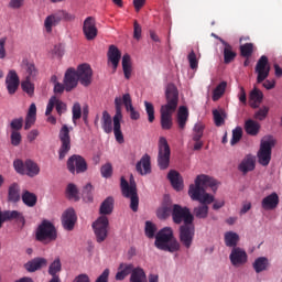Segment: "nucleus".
Masks as SVG:
<instances>
[{"instance_id":"f257e3e1","label":"nucleus","mask_w":282,"mask_h":282,"mask_svg":"<svg viewBox=\"0 0 282 282\" xmlns=\"http://www.w3.org/2000/svg\"><path fill=\"white\" fill-rule=\"evenodd\" d=\"M206 188L217 191V181L205 174L197 175L195 184H191L188 188L191 199L200 204L194 208V216L197 219H206L208 217V204L215 202V196L206 193Z\"/></svg>"},{"instance_id":"f03ea898","label":"nucleus","mask_w":282,"mask_h":282,"mask_svg":"<svg viewBox=\"0 0 282 282\" xmlns=\"http://www.w3.org/2000/svg\"><path fill=\"white\" fill-rule=\"evenodd\" d=\"M122 105H124L126 111L130 113L131 120H140V112L133 107V100L130 94H124L121 97L115 98V109L116 113L113 116V134L119 144L124 143V135L122 134V126L120 121L122 120Z\"/></svg>"},{"instance_id":"7ed1b4c3","label":"nucleus","mask_w":282,"mask_h":282,"mask_svg":"<svg viewBox=\"0 0 282 282\" xmlns=\"http://www.w3.org/2000/svg\"><path fill=\"white\" fill-rule=\"evenodd\" d=\"M166 104L161 106V129L171 131L173 129V113L180 105V91L174 84H169L165 89Z\"/></svg>"},{"instance_id":"20e7f679","label":"nucleus","mask_w":282,"mask_h":282,"mask_svg":"<svg viewBox=\"0 0 282 282\" xmlns=\"http://www.w3.org/2000/svg\"><path fill=\"white\" fill-rule=\"evenodd\" d=\"M113 197L108 196L100 205L99 213L100 217L95 223H93V229L98 243H102L109 235V218L107 215L113 213Z\"/></svg>"},{"instance_id":"39448f33","label":"nucleus","mask_w":282,"mask_h":282,"mask_svg":"<svg viewBox=\"0 0 282 282\" xmlns=\"http://www.w3.org/2000/svg\"><path fill=\"white\" fill-rule=\"evenodd\" d=\"M154 246L158 250H163L164 252H177L180 250V242L173 236L171 227H164L156 234Z\"/></svg>"},{"instance_id":"423d86ee","label":"nucleus","mask_w":282,"mask_h":282,"mask_svg":"<svg viewBox=\"0 0 282 282\" xmlns=\"http://www.w3.org/2000/svg\"><path fill=\"white\" fill-rule=\"evenodd\" d=\"M35 239L40 243L47 246V243H53V241L58 239V231L52 221L44 219L36 228Z\"/></svg>"},{"instance_id":"0eeeda50","label":"nucleus","mask_w":282,"mask_h":282,"mask_svg":"<svg viewBox=\"0 0 282 282\" xmlns=\"http://www.w3.org/2000/svg\"><path fill=\"white\" fill-rule=\"evenodd\" d=\"M121 193L123 197L130 199V208L133 213H138L140 206V198L138 197V186L135 183H131L124 180V176L120 178Z\"/></svg>"},{"instance_id":"6e6552de","label":"nucleus","mask_w":282,"mask_h":282,"mask_svg":"<svg viewBox=\"0 0 282 282\" xmlns=\"http://www.w3.org/2000/svg\"><path fill=\"white\" fill-rule=\"evenodd\" d=\"M13 167L20 175H28V177H36L41 173V167L36 162L28 159L25 162L18 159L13 161Z\"/></svg>"},{"instance_id":"1a4fd4ad","label":"nucleus","mask_w":282,"mask_h":282,"mask_svg":"<svg viewBox=\"0 0 282 282\" xmlns=\"http://www.w3.org/2000/svg\"><path fill=\"white\" fill-rule=\"evenodd\" d=\"M72 127H67V124H63L59 133H58V139L61 142V147L58 150V158L59 160H65V158L67 156V153H69V151H72V135H69L70 131H72Z\"/></svg>"},{"instance_id":"9d476101","label":"nucleus","mask_w":282,"mask_h":282,"mask_svg":"<svg viewBox=\"0 0 282 282\" xmlns=\"http://www.w3.org/2000/svg\"><path fill=\"white\" fill-rule=\"evenodd\" d=\"M76 19V15L68 13L67 11L59 10L48 17L44 20V28L46 32L50 34L52 33V28H56L58 23L62 21H74Z\"/></svg>"},{"instance_id":"9b49d317","label":"nucleus","mask_w":282,"mask_h":282,"mask_svg":"<svg viewBox=\"0 0 282 282\" xmlns=\"http://www.w3.org/2000/svg\"><path fill=\"white\" fill-rule=\"evenodd\" d=\"M158 164L161 171H166L169 164H171V147L164 137L159 139Z\"/></svg>"},{"instance_id":"f8f14e48","label":"nucleus","mask_w":282,"mask_h":282,"mask_svg":"<svg viewBox=\"0 0 282 282\" xmlns=\"http://www.w3.org/2000/svg\"><path fill=\"white\" fill-rule=\"evenodd\" d=\"M172 219L174 224H182V221H184V226H191L195 218L193 217V214H191V209H188V207L173 205Z\"/></svg>"},{"instance_id":"ddd939ff","label":"nucleus","mask_w":282,"mask_h":282,"mask_svg":"<svg viewBox=\"0 0 282 282\" xmlns=\"http://www.w3.org/2000/svg\"><path fill=\"white\" fill-rule=\"evenodd\" d=\"M274 147V140H262L260 149L258 151V162L261 166H268L272 160V148Z\"/></svg>"},{"instance_id":"4468645a","label":"nucleus","mask_w":282,"mask_h":282,"mask_svg":"<svg viewBox=\"0 0 282 282\" xmlns=\"http://www.w3.org/2000/svg\"><path fill=\"white\" fill-rule=\"evenodd\" d=\"M67 169L69 173H85L87 171V161L85 158L74 154L67 160Z\"/></svg>"},{"instance_id":"2eb2a0df","label":"nucleus","mask_w":282,"mask_h":282,"mask_svg":"<svg viewBox=\"0 0 282 282\" xmlns=\"http://www.w3.org/2000/svg\"><path fill=\"white\" fill-rule=\"evenodd\" d=\"M195 239V226L182 225L180 227V241L184 248H191L193 246V240Z\"/></svg>"},{"instance_id":"dca6fc26","label":"nucleus","mask_w":282,"mask_h":282,"mask_svg":"<svg viewBox=\"0 0 282 282\" xmlns=\"http://www.w3.org/2000/svg\"><path fill=\"white\" fill-rule=\"evenodd\" d=\"M229 261L234 268H242L248 263V253L241 247L232 248L229 254Z\"/></svg>"},{"instance_id":"f3484780","label":"nucleus","mask_w":282,"mask_h":282,"mask_svg":"<svg viewBox=\"0 0 282 282\" xmlns=\"http://www.w3.org/2000/svg\"><path fill=\"white\" fill-rule=\"evenodd\" d=\"M257 83L261 84L268 76H270V64L268 56L262 55L256 64Z\"/></svg>"},{"instance_id":"a211bd4d","label":"nucleus","mask_w":282,"mask_h":282,"mask_svg":"<svg viewBox=\"0 0 282 282\" xmlns=\"http://www.w3.org/2000/svg\"><path fill=\"white\" fill-rule=\"evenodd\" d=\"M76 74L80 85H83L84 87H89V85H91L94 70L91 69V66H89V64H80L77 67Z\"/></svg>"},{"instance_id":"6ab92c4d","label":"nucleus","mask_w":282,"mask_h":282,"mask_svg":"<svg viewBox=\"0 0 282 282\" xmlns=\"http://www.w3.org/2000/svg\"><path fill=\"white\" fill-rule=\"evenodd\" d=\"M83 33L86 41H94L98 36V28H96V19L88 17L85 19L83 24Z\"/></svg>"},{"instance_id":"aec40b11","label":"nucleus","mask_w":282,"mask_h":282,"mask_svg":"<svg viewBox=\"0 0 282 282\" xmlns=\"http://www.w3.org/2000/svg\"><path fill=\"white\" fill-rule=\"evenodd\" d=\"M54 107L58 113V116H63L67 111V105L63 102L58 97L52 96L46 106L45 116H52V111H54Z\"/></svg>"},{"instance_id":"412c9836","label":"nucleus","mask_w":282,"mask_h":282,"mask_svg":"<svg viewBox=\"0 0 282 282\" xmlns=\"http://www.w3.org/2000/svg\"><path fill=\"white\" fill-rule=\"evenodd\" d=\"M78 75L76 73V69L68 68L64 75V85H65V91H72V89H76L78 87Z\"/></svg>"},{"instance_id":"4be33fe9","label":"nucleus","mask_w":282,"mask_h":282,"mask_svg":"<svg viewBox=\"0 0 282 282\" xmlns=\"http://www.w3.org/2000/svg\"><path fill=\"white\" fill-rule=\"evenodd\" d=\"M6 85L8 94H10V96H14V94H17V90L19 89V85H21V80L19 79L17 70L9 72L6 78Z\"/></svg>"},{"instance_id":"5701e85b","label":"nucleus","mask_w":282,"mask_h":282,"mask_svg":"<svg viewBox=\"0 0 282 282\" xmlns=\"http://www.w3.org/2000/svg\"><path fill=\"white\" fill-rule=\"evenodd\" d=\"M257 164V160L252 154H247L240 164L238 165V171L242 173V175H248L250 171H254Z\"/></svg>"},{"instance_id":"b1692460","label":"nucleus","mask_w":282,"mask_h":282,"mask_svg":"<svg viewBox=\"0 0 282 282\" xmlns=\"http://www.w3.org/2000/svg\"><path fill=\"white\" fill-rule=\"evenodd\" d=\"M76 212L73 208H68L62 216V224L65 230H74L76 226Z\"/></svg>"},{"instance_id":"393cba45","label":"nucleus","mask_w":282,"mask_h":282,"mask_svg":"<svg viewBox=\"0 0 282 282\" xmlns=\"http://www.w3.org/2000/svg\"><path fill=\"white\" fill-rule=\"evenodd\" d=\"M135 171L139 172L140 175H149V173H151V156L149 154H144L141 158L135 165Z\"/></svg>"},{"instance_id":"a878e982","label":"nucleus","mask_w":282,"mask_h":282,"mask_svg":"<svg viewBox=\"0 0 282 282\" xmlns=\"http://www.w3.org/2000/svg\"><path fill=\"white\" fill-rule=\"evenodd\" d=\"M263 210H274L279 206V194L276 192L271 193L264 197L261 202Z\"/></svg>"},{"instance_id":"bb28decb","label":"nucleus","mask_w":282,"mask_h":282,"mask_svg":"<svg viewBox=\"0 0 282 282\" xmlns=\"http://www.w3.org/2000/svg\"><path fill=\"white\" fill-rule=\"evenodd\" d=\"M167 180L171 182L174 191H182V188H184V180L182 178V175H180L177 171L171 170L167 173Z\"/></svg>"},{"instance_id":"cd10ccee","label":"nucleus","mask_w":282,"mask_h":282,"mask_svg":"<svg viewBox=\"0 0 282 282\" xmlns=\"http://www.w3.org/2000/svg\"><path fill=\"white\" fill-rule=\"evenodd\" d=\"M120 58H122V53H120V50L117 48L116 45H110L108 50V61L113 66V72L118 69V65H120Z\"/></svg>"},{"instance_id":"c85d7f7f","label":"nucleus","mask_w":282,"mask_h":282,"mask_svg":"<svg viewBox=\"0 0 282 282\" xmlns=\"http://www.w3.org/2000/svg\"><path fill=\"white\" fill-rule=\"evenodd\" d=\"M135 268L131 263H120L116 274V281H124L129 274H133Z\"/></svg>"},{"instance_id":"c756f323","label":"nucleus","mask_w":282,"mask_h":282,"mask_svg":"<svg viewBox=\"0 0 282 282\" xmlns=\"http://www.w3.org/2000/svg\"><path fill=\"white\" fill-rule=\"evenodd\" d=\"M47 265V259L45 258H34L33 260L26 262L24 268L28 272H36L41 270V268H45Z\"/></svg>"},{"instance_id":"7c9ffc66","label":"nucleus","mask_w":282,"mask_h":282,"mask_svg":"<svg viewBox=\"0 0 282 282\" xmlns=\"http://www.w3.org/2000/svg\"><path fill=\"white\" fill-rule=\"evenodd\" d=\"M219 41L225 46V48H224V63L226 65H229V63H232V61H235V58H237V53L235 51H232V45H230L224 39H219Z\"/></svg>"},{"instance_id":"2f4dec72","label":"nucleus","mask_w":282,"mask_h":282,"mask_svg":"<svg viewBox=\"0 0 282 282\" xmlns=\"http://www.w3.org/2000/svg\"><path fill=\"white\" fill-rule=\"evenodd\" d=\"M224 241H225V246L227 248H239V241H240V238H239V234L235 232V231H227L225 232V236H224Z\"/></svg>"},{"instance_id":"473e14b6","label":"nucleus","mask_w":282,"mask_h":282,"mask_svg":"<svg viewBox=\"0 0 282 282\" xmlns=\"http://www.w3.org/2000/svg\"><path fill=\"white\" fill-rule=\"evenodd\" d=\"M2 217L4 221H19L20 224H25V217H23V214L18 210H4L2 212Z\"/></svg>"},{"instance_id":"72a5a7b5","label":"nucleus","mask_w":282,"mask_h":282,"mask_svg":"<svg viewBox=\"0 0 282 282\" xmlns=\"http://www.w3.org/2000/svg\"><path fill=\"white\" fill-rule=\"evenodd\" d=\"M176 122L178 129H186V122H188V108L181 106L177 111Z\"/></svg>"},{"instance_id":"f704fd0d","label":"nucleus","mask_w":282,"mask_h":282,"mask_svg":"<svg viewBox=\"0 0 282 282\" xmlns=\"http://www.w3.org/2000/svg\"><path fill=\"white\" fill-rule=\"evenodd\" d=\"M22 202L29 208H34V206H36V203L39 202V197L36 196V194L24 189L22 193Z\"/></svg>"},{"instance_id":"c9c22d12","label":"nucleus","mask_w":282,"mask_h":282,"mask_svg":"<svg viewBox=\"0 0 282 282\" xmlns=\"http://www.w3.org/2000/svg\"><path fill=\"white\" fill-rule=\"evenodd\" d=\"M101 129L105 133H111L113 131V118L111 119V115L107 110L102 112Z\"/></svg>"},{"instance_id":"e433bc0d","label":"nucleus","mask_w":282,"mask_h":282,"mask_svg":"<svg viewBox=\"0 0 282 282\" xmlns=\"http://www.w3.org/2000/svg\"><path fill=\"white\" fill-rule=\"evenodd\" d=\"M63 270V263H61V258H56L48 267V274L52 279H61V272Z\"/></svg>"},{"instance_id":"4c0bfd02","label":"nucleus","mask_w":282,"mask_h":282,"mask_svg":"<svg viewBox=\"0 0 282 282\" xmlns=\"http://www.w3.org/2000/svg\"><path fill=\"white\" fill-rule=\"evenodd\" d=\"M8 199L9 202H12L13 204H17V202H20L21 199V187L19 184L13 183L9 187L8 192Z\"/></svg>"},{"instance_id":"58836bf2","label":"nucleus","mask_w":282,"mask_h":282,"mask_svg":"<svg viewBox=\"0 0 282 282\" xmlns=\"http://www.w3.org/2000/svg\"><path fill=\"white\" fill-rule=\"evenodd\" d=\"M250 101L251 107L253 109H257L259 105L263 101V93L257 88H253L250 93Z\"/></svg>"},{"instance_id":"ea45409f","label":"nucleus","mask_w":282,"mask_h":282,"mask_svg":"<svg viewBox=\"0 0 282 282\" xmlns=\"http://www.w3.org/2000/svg\"><path fill=\"white\" fill-rule=\"evenodd\" d=\"M259 129H261V126L254 120L249 119L245 122V131L248 135H258Z\"/></svg>"},{"instance_id":"a19ab883","label":"nucleus","mask_w":282,"mask_h":282,"mask_svg":"<svg viewBox=\"0 0 282 282\" xmlns=\"http://www.w3.org/2000/svg\"><path fill=\"white\" fill-rule=\"evenodd\" d=\"M270 265V262L268 258L260 257L257 258L253 262V270L257 272V274L264 272V270H268V267Z\"/></svg>"},{"instance_id":"79ce46f5","label":"nucleus","mask_w":282,"mask_h":282,"mask_svg":"<svg viewBox=\"0 0 282 282\" xmlns=\"http://www.w3.org/2000/svg\"><path fill=\"white\" fill-rule=\"evenodd\" d=\"M130 282H147V273L144 269L137 267L130 275Z\"/></svg>"},{"instance_id":"37998d69","label":"nucleus","mask_w":282,"mask_h":282,"mask_svg":"<svg viewBox=\"0 0 282 282\" xmlns=\"http://www.w3.org/2000/svg\"><path fill=\"white\" fill-rule=\"evenodd\" d=\"M122 69L124 78L129 80V78H131V56L129 54L122 56Z\"/></svg>"},{"instance_id":"c03bdc74","label":"nucleus","mask_w":282,"mask_h":282,"mask_svg":"<svg viewBox=\"0 0 282 282\" xmlns=\"http://www.w3.org/2000/svg\"><path fill=\"white\" fill-rule=\"evenodd\" d=\"M228 86V84L226 82H221L213 91V100L214 102H217V100H219V98H221L224 96V94L226 93V87Z\"/></svg>"},{"instance_id":"a18cd8bd","label":"nucleus","mask_w":282,"mask_h":282,"mask_svg":"<svg viewBox=\"0 0 282 282\" xmlns=\"http://www.w3.org/2000/svg\"><path fill=\"white\" fill-rule=\"evenodd\" d=\"M253 52H254V44H252V43H246L240 46V55L243 58H250V56H252Z\"/></svg>"},{"instance_id":"49530a36","label":"nucleus","mask_w":282,"mask_h":282,"mask_svg":"<svg viewBox=\"0 0 282 282\" xmlns=\"http://www.w3.org/2000/svg\"><path fill=\"white\" fill-rule=\"evenodd\" d=\"M204 129H206V126L202 122H197L193 128L192 140H202V138H204Z\"/></svg>"},{"instance_id":"de8ad7c7","label":"nucleus","mask_w":282,"mask_h":282,"mask_svg":"<svg viewBox=\"0 0 282 282\" xmlns=\"http://www.w3.org/2000/svg\"><path fill=\"white\" fill-rule=\"evenodd\" d=\"M144 107L145 113L148 116V121L150 123L155 122V107L149 101H144Z\"/></svg>"},{"instance_id":"09e8293b","label":"nucleus","mask_w":282,"mask_h":282,"mask_svg":"<svg viewBox=\"0 0 282 282\" xmlns=\"http://www.w3.org/2000/svg\"><path fill=\"white\" fill-rule=\"evenodd\" d=\"M156 215L159 219H167V217L173 215V208L169 205H165L156 212Z\"/></svg>"},{"instance_id":"8fccbe9b","label":"nucleus","mask_w":282,"mask_h":282,"mask_svg":"<svg viewBox=\"0 0 282 282\" xmlns=\"http://www.w3.org/2000/svg\"><path fill=\"white\" fill-rule=\"evenodd\" d=\"M30 80V77H26V79L21 83V87L28 96H34V84Z\"/></svg>"},{"instance_id":"3c124183","label":"nucleus","mask_w":282,"mask_h":282,"mask_svg":"<svg viewBox=\"0 0 282 282\" xmlns=\"http://www.w3.org/2000/svg\"><path fill=\"white\" fill-rule=\"evenodd\" d=\"M72 113H73V123L76 126V121L83 118V108L80 107L79 102L74 104Z\"/></svg>"},{"instance_id":"603ef678","label":"nucleus","mask_w":282,"mask_h":282,"mask_svg":"<svg viewBox=\"0 0 282 282\" xmlns=\"http://www.w3.org/2000/svg\"><path fill=\"white\" fill-rule=\"evenodd\" d=\"M241 138H243V130L241 129V127H237L236 129L232 130V138L230 140L231 147H235V144H238Z\"/></svg>"},{"instance_id":"864d4df0","label":"nucleus","mask_w":282,"mask_h":282,"mask_svg":"<svg viewBox=\"0 0 282 282\" xmlns=\"http://www.w3.org/2000/svg\"><path fill=\"white\" fill-rule=\"evenodd\" d=\"M156 230L158 228L153 223L149 220L145 221V237H148V239H153V237H155Z\"/></svg>"},{"instance_id":"5fc2aeb1","label":"nucleus","mask_w":282,"mask_h":282,"mask_svg":"<svg viewBox=\"0 0 282 282\" xmlns=\"http://www.w3.org/2000/svg\"><path fill=\"white\" fill-rule=\"evenodd\" d=\"M187 61L189 63L191 69H197L199 67V62L197 61V55L195 51H191L187 55Z\"/></svg>"},{"instance_id":"6e6d98bb","label":"nucleus","mask_w":282,"mask_h":282,"mask_svg":"<svg viewBox=\"0 0 282 282\" xmlns=\"http://www.w3.org/2000/svg\"><path fill=\"white\" fill-rule=\"evenodd\" d=\"M66 194L68 195L69 199H77L78 198V188L74 185V183H69L67 185Z\"/></svg>"},{"instance_id":"4d7b16f0","label":"nucleus","mask_w":282,"mask_h":282,"mask_svg":"<svg viewBox=\"0 0 282 282\" xmlns=\"http://www.w3.org/2000/svg\"><path fill=\"white\" fill-rule=\"evenodd\" d=\"M100 173L102 177L109 178L111 175H113V166H111V163H106L101 166Z\"/></svg>"},{"instance_id":"13d9d810","label":"nucleus","mask_w":282,"mask_h":282,"mask_svg":"<svg viewBox=\"0 0 282 282\" xmlns=\"http://www.w3.org/2000/svg\"><path fill=\"white\" fill-rule=\"evenodd\" d=\"M93 191H94V186L90 183L86 184L82 193L84 199H87L88 202H93L94 199V196L91 195Z\"/></svg>"},{"instance_id":"bf43d9fd","label":"nucleus","mask_w":282,"mask_h":282,"mask_svg":"<svg viewBox=\"0 0 282 282\" xmlns=\"http://www.w3.org/2000/svg\"><path fill=\"white\" fill-rule=\"evenodd\" d=\"M11 144L12 147H19L21 144L23 137L21 135L20 131H11Z\"/></svg>"},{"instance_id":"052dcab7","label":"nucleus","mask_w":282,"mask_h":282,"mask_svg":"<svg viewBox=\"0 0 282 282\" xmlns=\"http://www.w3.org/2000/svg\"><path fill=\"white\" fill-rule=\"evenodd\" d=\"M11 131H21L23 129V117L15 118L10 122Z\"/></svg>"},{"instance_id":"680f3d73","label":"nucleus","mask_w":282,"mask_h":282,"mask_svg":"<svg viewBox=\"0 0 282 282\" xmlns=\"http://www.w3.org/2000/svg\"><path fill=\"white\" fill-rule=\"evenodd\" d=\"M213 116H214V122L216 124V127H221V124H224L225 120H224V111H219V110H213Z\"/></svg>"},{"instance_id":"e2e57ef3","label":"nucleus","mask_w":282,"mask_h":282,"mask_svg":"<svg viewBox=\"0 0 282 282\" xmlns=\"http://www.w3.org/2000/svg\"><path fill=\"white\" fill-rule=\"evenodd\" d=\"M269 111H270V108L264 106V107L260 108L258 111H256L253 118L256 120H263L264 118H268Z\"/></svg>"},{"instance_id":"0e129e2a","label":"nucleus","mask_w":282,"mask_h":282,"mask_svg":"<svg viewBox=\"0 0 282 282\" xmlns=\"http://www.w3.org/2000/svg\"><path fill=\"white\" fill-rule=\"evenodd\" d=\"M133 39H135L137 41H140V39H142V26L140 25V23H138V21H134L133 23Z\"/></svg>"},{"instance_id":"69168bd1","label":"nucleus","mask_w":282,"mask_h":282,"mask_svg":"<svg viewBox=\"0 0 282 282\" xmlns=\"http://www.w3.org/2000/svg\"><path fill=\"white\" fill-rule=\"evenodd\" d=\"M26 74H28L26 78H30V79H32V78H34V76H36L37 70H36V66H34L33 63L26 64Z\"/></svg>"},{"instance_id":"338daca9","label":"nucleus","mask_w":282,"mask_h":282,"mask_svg":"<svg viewBox=\"0 0 282 282\" xmlns=\"http://www.w3.org/2000/svg\"><path fill=\"white\" fill-rule=\"evenodd\" d=\"M109 269H105L102 273L96 279L95 282H109Z\"/></svg>"},{"instance_id":"774afa93","label":"nucleus","mask_w":282,"mask_h":282,"mask_svg":"<svg viewBox=\"0 0 282 282\" xmlns=\"http://www.w3.org/2000/svg\"><path fill=\"white\" fill-rule=\"evenodd\" d=\"M73 282H91V279H89V275L87 273H80L75 276Z\"/></svg>"}]
</instances>
